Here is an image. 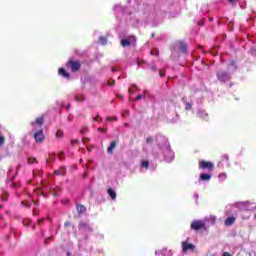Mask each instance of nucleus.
<instances>
[{
    "instance_id": "obj_19",
    "label": "nucleus",
    "mask_w": 256,
    "mask_h": 256,
    "mask_svg": "<svg viewBox=\"0 0 256 256\" xmlns=\"http://www.w3.org/2000/svg\"><path fill=\"white\" fill-rule=\"evenodd\" d=\"M198 117H200L201 119H206L207 113H205V111L203 110H200L198 111Z\"/></svg>"
},
{
    "instance_id": "obj_22",
    "label": "nucleus",
    "mask_w": 256,
    "mask_h": 256,
    "mask_svg": "<svg viewBox=\"0 0 256 256\" xmlns=\"http://www.w3.org/2000/svg\"><path fill=\"white\" fill-rule=\"evenodd\" d=\"M142 167H145V169H149V162L148 161H143L142 162Z\"/></svg>"
},
{
    "instance_id": "obj_45",
    "label": "nucleus",
    "mask_w": 256,
    "mask_h": 256,
    "mask_svg": "<svg viewBox=\"0 0 256 256\" xmlns=\"http://www.w3.org/2000/svg\"><path fill=\"white\" fill-rule=\"evenodd\" d=\"M60 157H63V153L60 154Z\"/></svg>"
},
{
    "instance_id": "obj_41",
    "label": "nucleus",
    "mask_w": 256,
    "mask_h": 256,
    "mask_svg": "<svg viewBox=\"0 0 256 256\" xmlns=\"http://www.w3.org/2000/svg\"><path fill=\"white\" fill-rule=\"evenodd\" d=\"M128 91H129V93H133V90H131V88H129V90H128Z\"/></svg>"
},
{
    "instance_id": "obj_15",
    "label": "nucleus",
    "mask_w": 256,
    "mask_h": 256,
    "mask_svg": "<svg viewBox=\"0 0 256 256\" xmlns=\"http://www.w3.org/2000/svg\"><path fill=\"white\" fill-rule=\"evenodd\" d=\"M179 48L182 53H187V44L180 43Z\"/></svg>"
},
{
    "instance_id": "obj_31",
    "label": "nucleus",
    "mask_w": 256,
    "mask_h": 256,
    "mask_svg": "<svg viewBox=\"0 0 256 256\" xmlns=\"http://www.w3.org/2000/svg\"><path fill=\"white\" fill-rule=\"evenodd\" d=\"M186 110H189L191 109V104L190 103H186V107H185Z\"/></svg>"
},
{
    "instance_id": "obj_11",
    "label": "nucleus",
    "mask_w": 256,
    "mask_h": 256,
    "mask_svg": "<svg viewBox=\"0 0 256 256\" xmlns=\"http://www.w3.org/2000/svg\"><path fill=\"white\" fill-rule=\"evenodd\" d=\"M237 218H235V217H228L226 220H225V225H226V227H231V225H233V223H235V220H236Z\"/></svg>"
},
{
    "instance_id": "obj_2",
    "label": "nucleus",
    "mask_w": 256,
    "mask_h": 256,
    "mask_svg": "<svg viewBox=\"0 0 256 256\" xmlns=\"http://www.w3.org/2000/svg\"><path fill=\"white\" fill-rule=\"evenodd\" d=\"M206 223H207V219H205V221L194 220L191 223V229H194V231H199V229H205Z\"/></svg>"
},
{
    "instance_id": "obj_34",
    "label": "nucleus",
    "mask_w": 256,
    "mask_h": 256,
    "mask_svg": "<svg viewBox=\"0 0 256 256\" xmlns=\"http://www.w3.org/2000/svg\"><path fill=\"white\" fill-rule=\"evenodd\" d=\"M64 227H71V223L65 222Z\"/></svg>"
},
{
    "instance_id": "obj_7",
    "label": "nucleus",
    "mask_w": 256,
    "mask_h": 256,
    "mask_svg": "<svg viewBox=\"0 0 256 256\" xmlns=\"http://www.w3.org/2000/svg\"><path fill=\"white\" fill-rule=\"evenodd\" d=\"M68 65L71 66V71L75 72V71H79V69H81V63L75 61H70L68 62Z\"/></svg>"
},
{
    "instance_id": "obj_37",
    "label": "nucleus",
    "mask_w": 256,
    "mask_h": 256,
    "mask_svg": "<svg viewBox=\"0 0 256 256\" xmlns=\"http://www.w3.org/2000/svg\"><path fill=\"white\" fill-rule=\"evenodd\" d=\"M109 121H112V119H111V117L108 116V117L106 118V123L109 122Z\"/></svg>"
},
{
    "instance_id": "obj_3",
    "label": "nucleus",
    "mask_w": 256,
    "mask_h": 256,
    "mask_svg": "<svg viewBox=\"0 0 256 256\" xmlns=\"http://www.w3.org/2000/svg\"><path fill=\"white\" fill-rule=\"evenodd\" d=\"M183 253H189V251H195V245L188 243L187 241L182 242Z\"/></svg>"
},
{
    "instance_id": "obj_33",
    "label": "nucleus",
    "mask_w": 256,
    "mask_h": 256,
    "mask_svg": "<svg viewBox=\"0 0 256 256\" xmlns=\"http://www.w3.org/2000/svg\"><path fill=\"white\" fill-rule=\"evenodd\" d=\"M237 1H239V0H229V2L232 3V5H235V3H237Z\"/></svg>"
},
{
    "instance_id": "obj_27",
    "label": "nucleus",
    "mask_w": 256,
    "mask_h": 256,
    "mask_svg": "<svg viewBox=\"0 0 256 256\" xmlns=\"http://www.w3.org/2000/svg\"><path fill=\"white\" fill-rule=\"evenodd\" d=\"M143 99V95L139 94L136 96V101H141Z\"/></svg>"
},
{
    "instance_id": "obj_28",
    "label": "nucleus",
    "mask_w": 256,
    "mask_h": 256,
    "mask_svg": "<svg viewBox=\"0 0 256 256\" xmlns=\"http://www.w3.org/2000/svg\"><path fill=\"white\" fill-rule=\"evenodd\" d=\"M219 179H227V174H220Z\"/></svg>"
},
{
    "instance_id": "obj_29",
    "label": "nucleus",
    "mask_w": 256,
    "mask_h": 256,
    "mask_svg": "<svg viewBox=\"0 0 256 256\" xmlns=\"http://www.w3.org/2000/svg\"><path fill=\"white\" fill-rule=\"evenodd\" d=\"M216 219H217V217H215V216H210V221H211V223H215Z\"/></svg>"
},
{
    "instance_id": "obj_13",
    "label": "nucleus",
    "mask_w": 256,
    "mask_h": 256,
    "mask_svg": "<svg viewBox=\"0 0 256 256\" xmlns=\"http://www.w3.org/2000/svg\"><path fill=\"white\" fill-rule=\"evenodd\" d=\"M44 195V192L41 190V189H36L35 191H34V193H33V196H32V201H35V197L37 196V195Z\"/></svg>"
},
{
    "instance_id": "obj_14",
    "label": "nucleus",
    "mask_w": 256,
    "mask_h": 256,
    "mask_svg": "<svg viewBox=\"0 0 256 256\" xmlns=\"http://www.w3.org/2000/svg\"><path fill=\"white\" fill-rule=\"evenodd\" d=\"M76 209H77V212H78V213H85V211H86L85 206H83V205H81V204H78V205L76 206Z\"/></svg>"
},
{
    "instance_id": "obj_23",
    "label": "nucleus",
    "mask_w": 256,
    "mask_h": 256,
    "mask_svg": "<svg viewBox=\"0 0 256 256\" xmlns=\"http://www.w3.org/2000/svg\"><path fill=\"white\" fill-rule=\"evenodd\" d=\"M55 159H56V156L54 153L49 155V161H55Z\"/></svg>"
},
{
    "instance_id": "obj_20",
    "label": "nucleus",
    "mask_w": 256,
    "mask_h": 256,
    "mask_svg": "<svg viewBox=\"0 0 256 256\" xmlns=\"http://www.w3.org/2000/svg\"><path fill=\"white\" fill-rule=\"evenodd\" d=\"M56 175H65V168H61L60 170L55 171Z\"/></svg>"
},
{
    "instance_id": "obj_30",
    "label": "nucleus",
    "mask_w": 256,
    "mask_h": 256,
    "mask_svg": "<svg viewBox=\"0 0 256 256\" xmlns=\"http://www.w3.org/2000/svg\"><path fill=\"white\" fill-rule=\"evenodd\" d=\"M108 85H109L110 87H113V85H115V80H112V82L109 81V82H108Z\"/></svg>"
},
{
    "instance_id": "obj_39",
    "label": "nucleus",
    "mask_w": 256,
    "mask_h": 256,
    "mask_svg": "<svg viewBox=\"0 0 256 256\" xmlns=\"http://www.w3.org/2000/svg\"><path fill=\"white\" fill-rule=\"evenodd\" d=\"M124 127H129V123H124Z\"/></svg>"
},
{
    "instance_id": "obj_18",
    "label": "nucleus",
    "mask_w": 256,
    "mask_h": 256,
    "mask_svg": "<svg viewBox=\"0 0 256 256\" xmlns=\"http://www.w3.org/2000/svg\"><path fill=\"white\" fill-rule=\"evenodd\" d=\"M121 45L122 47H129V45H131V41H129V39H123L121 41Z\"/></svg>"
},
{
    "instance_id": "obj_8",
    "label": "nucleus",
    "mask_w": 256,
    "mask_h": 256,
    "mask_svg": "<svg viewBox=\"0 0 256 256\" xmlns=\"http://www.w3.org/2000/svg\"><path fill=\"white\" fill-rule=\"evenodd\" d=\"M199 167L201 169H208L209 171H211V169H213V163L201 161Z\"/></svg>"
},
{
    "instance_id": "obj_1",
    "label": "nucleus",
    "mask_w": 256,
    "mask_h": 256,
    "mask_svg": "<svg viewBox=\"0 0 256 256\" xmlns=\"http://www.w3.org/2000/svg\"><path fill=\"white\" fill-rule=\"evenodd\" d=\"M156 142L158 143V147H160V149H162V151H164V153H168V157L165 156V161H173V159L175 158V155L171 152V146H169V140L159 134L156 136Z\"/></svg>"
},
{
    "instance_id": "obj_38",
    "label": "nucleus",
    "mask_w": 256,
    "mask_h": 256,
    "mask_svg": "<svg viewBox=\"0 0 256 256\" xmlns=\"http://www.w3.org/2000/svg\"><path fill=\"white\" fill-rule=\"evenodd\" d=\"M111 119H112V121H118L117 117H112Z\"/></svg>"
},
{
    "instance_id": "obj_9",
    "label": "nucleus",
    "mask_w": 256,
    "mask_h": 256,
    "mask_svg": "<svg viewBox=\"0 0 256 256\" xmlns=\"http://www.w3.org/2000/svg\"><path fill=\"white\" fill-rule=\"evenodd\" d=\"M58 75H61L65 79H69V73H67V70H65V68H60L58 70Z\"/></svg>"
},
{
    "instance_id": "obj_46",
    "label": "nucleus",
    "mask_w": 256,
    "mask_h": 256,
    "mask_svg": "<svg viewBox=\"0 0 256 256\" xmlns=\"http://www.w3.org/2000/svg\"><path fill=\"white\" fill-rule=\"evenodd\" d=\"M77 101H81L79 98H77Z\"/></svg>"
},
{
    "instance_id": "obj_16",
    "label": "nucleus",
    "mask_w": 256,
    "mask_h": 256,
    "mask_svg": "<svg viewBox=\"0 0 256 256\" xmlns=\"http://www.w3.org/2000/svg\"><path fill=\"white\" fill-rule=\"evenodd\" d=\"M115 147H117V143L116 142H111L110 146L108 147V153H113V149H115Z\"/></svg>"
},
{
    "instance_id": "obj_43",
    "label": "nucleus",
    "mask_w": 256,
    "mask_h": 256,
    "mask_svg": "<svg viewBox=\"0 0 256 256\" xmlns=\"http://www.w3.org/2000/svg\"><path fill=\"white\" fill-rule=\"evenodd\" d=\"M160 77H163V73H160Z\"/></svg>"
},
{
    "instance_id": "obj_40",
    "label": "nucleus",
    "mask_w": 256,
    "mask_h": 256,
    "mask_svg": "<svg viewBox=\"0 0 256 256\" xmlns=\"http://www.w3.org/2000/svg\"><path fill=\"white\" fill-rule=\"evenodd\" d=\"M26 205V207H31V204H29V203H27V204H25Z\"/></svg>"
},
{
    "instance_id": "obj_44",
    "label": "nucleus",
    "mask_w": 256,
    "mask_h": 256,
    "mask_svg": "<svg viewBox=\"0 0 256 256\" xmlns=\"http://www.w3.org/2000/svg\"><path fill=\"white\" fill-rule=\"evenodd\" d=\"M94 121H97V118H93Z\"/></svg>"
},
{
    "instance_id": "obj_36",
    "label": "nucleus",
    "mask_w": 256,
    "mask_h": 256,
    "mask_svg": "<svg viewBox=\"0 0 256 256\" xmlns=\"http://www.w3.org/2000/svg\"><path fill=\"white\" fill-rule=\"evenodd\" d=\"M222 256H231L228 252H224Z\"/></svg>"
},
{
    "instance_id": "obj_26",
    "label": "nucleus",
    "mask_w": 256,
    "mask_h": 256,
    "mask_svg": "<svg viewBox=\"0 0 256 256\" xmlns=\"http://www.w3.org/2000/svg\"><path fill=\"white\" fill-rule=\"evenodd\" d=\"M98 131L100 133H107V129H105V128H98Z\"/></svg>"
},
{
    "instance_id": "obj_10",
    "label": "nucleus",
    "mask_w": 256,
    "mask_h": 256,
    "mask_svg": "<svg viewBox=\"0 0 256 256\" xmlns=\"http://www.w3.org/2000/svg\"><path fill=\"white\" fill-rule=\"evenodd\" d=\"M36 125L41 129V127H43V118H37L36 122H32V127H35Z\"/></svg>"
},
{
    "instance_id": "obj_21",
    "label": "nucleus",
    "mask_w": 256,
    "mask_h": 256,
    "mask_svg": "<svg viewBox=\"0 0 256 256\" xmlns=\"http://www.w3.org/2000/svg\"><path fill=\"white\" fill-rule=\"evenodd\" d=\"M100 43H101V45H107V38H105V37H100Z\"/></svg>"
},
{
    "instance_id": "obj_17",
    "label": "nucleus",
    "mask_w": 256,
    "mask_h": 256,
    "mask_svg": "<svg viewBox=\"0 0 256 256\" xmlns=\"http://www.w3.org/2000/svg\"><path fill=\"white\" fill-rule=\"evenodd\" d=\"M200 179L201 181H209V179H211V176L210 174H201Z\"/></svg>"
},
{
    "instance_id": "obj_5",
    "label": "nucleus",
    "mask_w": 256,
    "mask_h": 256,
    "mask_svg": "<svg viewBox=\"0 0 256 256\" xmlns=\"http://www.w3.org/2000/svg\"><path fill=\"white\" fill-rule=\"evenodd\" d=\"M34 138L37 141V143H43V139H45V135L43 134V130L40 129L38 132L34 134Z\"/></svg>"
},
{
    "instance_id": "obj_42",
    "label": "nucleus",
    "mask_w": 256,
    "mask_h": 256,
    "mask_svg": "<svg viewBox=\"0 0 256 256\" xmlns=\"http://www.w3.org/2000/svg\"><path fill=\"white\" fill-rule=\"evenodd\" d=\"M24 225H29V223H27V222H24Z\"/></svg>"
},
{
    "instance_id": "obj_24",
    "label": "nucleus",
    "mask_w": 256,
    "mask_h": 256,
    "mask_svg": "<svg viewBox=\"0 0 256 256\" xmlns=\"http://www.w3.org/2000/svg\"><path fill=\"white\" fill-rule=\"evenodd\" d=\"M56 137H57L58 139L61 138V137H63V132L57 131V132H56Z\"/></svg>"
},
{
    "instance_id": "obj_4",
    "label": "nucleus",
    "mask_w": 256,
    "mask_h": 256,
    "mask_svg": "<svg viewBox=\"0 0 256 256\" xmlns=\"http://www.w3.org/2000/svg\"><path fill=\"white\" fill-rule=\"evenodd\" d=\"M217 78L219 79V81H222V83H225L226 81H229V79H231L229 74L225 72H219L217 74Z\"/></svg>"
},
{
    "instance_id": "obj_35",
    "label": "nucleus",
    "mask_w": 256,
    "mask_h": 256,
    "mask_svg": "<svg viewBox=\"0 0 256 256\" xmlns=\"http://www.w3.org/2000/svg\"><path fill=\"white\" fill-rule=\"evenodd\" d=\"M115 11H119V9H121V6L117 5L114 7Z\"/></svg>"
},
{
    "instance_id": "obj_6",
    "label": "nucleus",
    "mask_w": 256,
    "mask_h": 256,
    "mask_svg": "<svg viewBox=\"0 0 256 256\" xmlns=\"http://www.w3.org/2000/svg\"><path fill=\"white\" fill-rule=\"evenodd\" d=\"M158 256H173V252L171 250H167V248H163L160 251L155 252Z\"/></svg>"
},
{
    "instance_id": "obj_25",
    "label": "nucleus",
    "mask_w": 256,
    "mask_h": 256,
    "mask_svg": "<svg viewBox=\"0 0 256 256\" xmlns=\"http://www.w3.org/2000/svg\"><path fill=\"white\" fill-rule=\"evenodd\" d=\"M28 163H30V164L37 163V159H35V158L28 159Z\"/></svg>"
},
{
    "instance_id": "obj_32",
    "label": "nucleus",
    "mask_w": 256,
    "mask_h": 256,
    "mask_svg": "<svg viewBox=\"0 0 256 256\" xmlns=\"http://www.w3.org/2000/svg\"><path fill=\"white\" fill-rule=\"evenodd\" d=\"M146 143H153V139L152 138H147Z\"/></svg>"
},
{
    "instance_id": "obj_12",
    "label": "nucleus",
    "mask_w": 256,
    "mask_h": 256,
    "mask_svg": "<svg viewBox=\"0 0 256 256\" xmlns=\"http://www.w3.org/2000/svg\"><path fill=\"white\" fill-rule=\"evenodd\" d=\"M108 195L113 200L117 199V193L115 192V190H113V188L108 189Z\"/></svg>"
}]
</instances>
